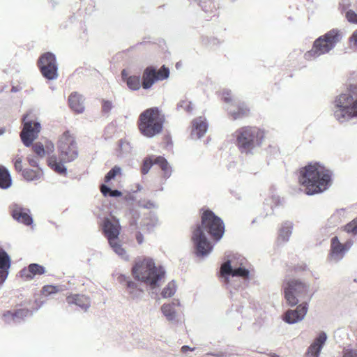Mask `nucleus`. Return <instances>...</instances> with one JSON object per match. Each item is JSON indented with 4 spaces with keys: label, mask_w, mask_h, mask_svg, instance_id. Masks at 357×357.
Masks as SVG:
<instances>
[{
    "label": "nucleus",
    "mask_w": 357,
    "mask_h": 357,
    "mask_svg": "<svg viewBox=\"0 0 357 357\" xmlns=\"http://www.w3.org/2000/svg\"><path fill=\"white\" fill-rule=\"evenodd\" d=\"M268 356L269 357H280L278 355H277L275 353H270L268 354Z\"/></svg>",
    "instance_id": "56"
},
{
    "label": "nucleus",
    "mask_w": 357,
    "mask_h": 357,
    "mask_svg": "<svg viewBox=\"0 0 357 357\" xmlns=\"http://www.w3.org/2000/svg\"><path fill=\"white\" fill-rule=\"evenodd\" d=\"M11 265L10 257L0 245V268H10Z\"/></svg>",
    "instance_id": "33"
},
{
    "label": "nucleus",
    "mask_w": 357,
    "mask_h": 357,
    "mask_svg": "<svg viewBox=\"0 0 357 357\" xmlns=\"http://www.w3.org/2000/svg\"><path fill=\"white\" fill-rule=\"evenodd\" d=\"M351 42H354V45L357 46V30H356L350 38Z\"/></svg>",
    "instance_id": "52"
},
{
    "label": "nucleus",
    "mask_w": 357,
    "mask_h": 357,
    "mask_svg": "<svg viewBox=\"0 0 357 357\" xmlns=\"http://www.w3.org/2000/svg\"><path fill=\"white\" fill-rule=\"evenodd\" d=\"M342 357H357V349H345Z\"/></svg>",
    "instance_id": "46"
},
{
    "label": "nucleus",
    "mask_w": 357,
    "mask_h": 357,
    "mask_svg": "<svg viewBox=\"0 0 357 357\" xmlns=\"http://www.w3.org/2000/svg\"><path fill=\"white\" fill-rule=\"evenodd\" d=\"M38 66L43 76L47 79L57 78V66L55 56L50 52L43 54L38 61Z\"/></svg>",
    "instance_id": "12"
},
{
    "label": "nucleus",
    "mask_w": 357,
    "mask_h": 357,
    "mask_svg": "<svg viewBox=\"0 0 357 357\" xmlns=\"http://www.w3.org/2000/svg\"><path fill=\"white\" fill-rule=\"evenodd\" d=\"M234 136L239 151L249 154L254 149L261 146L265 138V132L259 127L247 126L237 129Z\"/></svg>",
    "instance_id": "4"
},
{
    "label": "nucleus",
    "mask_w": 357,
    "mask_h": 357,
    "mask_svg": "<svg viewBox=\"0 0 357 357\" xmlns=\"http://www.w3.org/2000/svg\"><path fill=\"white\" fill-rule=\"evenodd\" d=\"M331 171L324 165L315 162L299 169L298 181L308 195L326 190L331 183Z\"/></svg>",
    "instance_id": "2"
},
{
    "label": "nucleus",
    "mask_w": 357,
    "mask_h": 357,
    "mask_svg": "<svg viewBox=\"0 0 357 357\" xmlns=\"http://www.w3.org/2000/svg\"><path fill=\"white\" fill-rule=\"evenodd\" d=\"M23 128L20 132V138L23 144L29 147L32 142L38 137L41 130L40 123L34 119H29L28 115L22 119Z\"/></svg>",
    "instance_id": "11"
},
{
    "label": "nucleus",
    "mask_w": 357,
    "mask_h": 357,
    "mask_svg": "<svg viewBox=\"0 0 357 357\" xmlns=\"http://www.w3.org/2000/svg\"><path fill=\"white\" fill-rule=\"evenodd\" d=\"M208 128V125L205 119L197 117L192 121L191 137L193 139H199L204 135Z\"/></svg>",
    "instance_id": "20"
},
{
    "label": "nucleus",
    "mask_w": 357,
    "mask_h": 357,
    "mask_svg": "<svg viewBox=\"0 0 357 357\" xmlns=\"http://www.w3.org/2000/svg\"><path fill=\"white\" fill-rule=\"evenodd\" d=\"M38 157L37 155H28L26 157V161L28 162L29 165L33 167L37 168V167H39V161H38Z\"/></svg>",
    "instance_id": "43"
},
{
    "label": "nucleus",
    "mask_w": 357,
    "mask_h": 357,
    "mask_svg": "<svg viewBox=\"0 0 357 357\" xmlns=\"http://www.w3.org/2000/svg\"><path fill=\"white\" fill-rule=\"evenodd\" d=\"M13 163H14V167H15V169L17 172H22V171L24 169H23V166H22V159L21 157H16L14 160H13Z\"/></svg>",
    "instance_id": "44"
},
{
    "label": "nucleus",
    "mask_w": 357,
    "mask_h": 357,
    "mask_svg": "<svg viewBox=\"0 0 357 357\" xmlns=\"http://www.w3.org/2000/svg\"><path fill=\"white\" fill-rule=\"evenodd\" d=\"M201 211V225L197 226L193 230L191 239L197 255L203 257L208 255L213 249L203 230L207 231L213 240L219 241L224 234L225 225L222 219L211 210L202 208Z\"/></svg>",
    "instance_id": "1"
},
{
    "label": "nucleus",
    "mask_w": 357,
    "mask_h": 357,
    "mask_svg": "<svg viewBox=\"0 0 357 357\" xmlns=\"http://www.w3.org/2000/svg\"><path fill=\"white\" fill-rule=\"evenodd\" d=\"M222 98H223L224 101L226 102H229L231 101L232 98H231V93L229 91L223 92L222 93Z\"/></svg>",
    "instance_id": "50"
},
{
    "label": "nucleus",
    "mask_w": 357,
    "mask_h": 357,
    "mask_svg": "<svg viewBox=\"0 0 357 357\" xmlns=\"http://www.w3.org/2000/svg\"><path fill=\"white\" fill-rule=\"evenodd\" d=\"M132 274L136 280L155 288L164 277L165 271L160 266H156L152 259L144 257L135 261Z\"/></svg>",
    "instance_id": "3"
},
{
    "label": "nucleus",
    "mask_w": 357,
    "mask_h": 357,
    "mask_svg": "<svg viewBox=\"0 0 357 357\" xmlns=\"http://www.w3.org/2000/svg\"><path fill=\"white\" fill-rule=\"evenodd\" d=\"M282 287L284 298L291 306L296 305L299 298H305L308 296V286L298 280L284 282Z\"/></svg>",
    "instance_id": "9"
},
{
    "label": "nucleus",
    "mask_w": 357,
    "mask_h": 357,
    "mask_svg": "<svg viewBox=\"0 0 357 357\" xmlns=\"http://www.w3.org/2000/svg\"><path fill=\"white\" fill-rule=\"evenodd\" d=\"M13 218L20 222H22L26 225H31L33 220L32 218L22 208L19 206L13 207L12 210Z\"/></svg>",
    "instance_id": "23"
},
{
    "label": "nucleus",
    "mask_w": 357,
    "mask_h": 357,
    "mask_svg": "<svg viewBox=\"0 0 357 357\" xmlns=\"http://www.w3.org/2000/svg\"><path fill=\"white\" fill-rule=\"evenodd\" d=\"M291 231L292 225L289 222L284 223L280 229L279 239H281L282 241H288L290 235L291 234Z\"/></svg>",
    "instance_id": "31"
},
{
    "label": "nucleus",
    "mask_w": 357,
    "mask_h": 357,
    "mask_svg": "<svg viewBox=\"0 0 357 357\" xmlns=\"http://www.w3.org/2000/svg\"><path fill=\"white\" fill-rule=\"evenodd\" d=\"M176 290V286L174 282H170L162 291L161 295L164 298H168L172 296Z\"/></svg>",
    "instance_id": "35"
},
{
    "label": "nucleus",
    "mask_w": 357,
    "mask_h": 357,
    "mask_svg": "<svg viewBox=\"0 0 357 357\" xmlns=\"http://www.w3.org/2000/svg\"><path fill=\"white\" fill-rule=\"evenodd\" d=\"M121 169L118 166H114L105 176V182L108 183L114 179L116 176L121 175Z\"/></svg>",
    "instance_id": "38"
},
{
    "label": "nucleus",
    "mask_w": 357,
    "mask_h": 357,
    "mask_svg": "<svg viewBox=\"0 0 357 357\" xmlns=\"http://www.w3.org/2000/svg\"><path fill=\"white\" fill-rule=\"evenodd\" d=\"M341 39L342 34L339 30H330L314 41L312 49L305 53L304 58L310 61L329 52Z\"/></svg>",
    "instance_id": "6"
},
{
    "label": "nucleus",
    "mask_w": 357,
    "mask_h": 357,
    "mask_svg": "<svg viewBox=\"0 0 357 357\" xmlns=\"http://www.w3.org/2000/svg\"><path fill=\"white\" fill-rule=\"evenodd\" d=\"M59 158L63 162H70L78 156L77 144L75 137L69 131L61 135L59 142Z\"/></svg>",
    "instance_id": "10"
},
{
    "label": "nucleus",
    "mask_w": 357,
    "mask_h": 357,
    "mask_svg": "<svg viewBox=\"0 0 357 357\" xmlns=\"http://www.w3.org/2000/svg\"><path fill=\"white\" fill-rule=\"evenodd\" d=\"M47 165L55 172L59 174H66V168L61 162L57 161V159L55 156H51L48 158Z\"/></svg>",
    "instance_id": "27"
},
{
    "label": "nucleus",
    "mask_w": 357,
    "mask_h": 357,
    "mask_svg": "<svg viewBox=\"0 0 357 357\" xmlns=\"http://www.w3.org/2000/svg\"><path fill=\"white\" fill-rule=\"evenodd\" d=\"M130 75H128V73L126 72V70H123L122 72H121V77H122V79L124 81V82H126L127 81V78L129 77Z\"/></svg>",
    "instance_id": "54"
},
{
    "label": "nucleus",
    "mask_w": 357,
    "mask_h": 357,
    "mask_svg": "<svg viewBox=\"0 0 357 357\" xmlns=\"http://www.w3.org/2000/svg\"><path fill=\"white\" fill-rule=\"evenodd\" d=\"M340 219V213H335L333 215H331V217L330 218V220L333 221V222H336V221L339 220Z\"/></svg>",
    "instance_id": "53"
},
{
    "label": "nucleus",
    "mask_w": 357,
    "mask_h": 357,
    "mask_svg": "<svg viewBox=\"0 0 357 357\" xmlns=\"http://www.w3.org/2000/svg\"><path fill=\"white\" fill-rule=\"evenodd\" d=\"M250 109L248 106L244 102L240 103L237 106L236 111H231L229 113L230 116L233 120L241 119L249 116Z\"/></svg>",
    "instance_id": "26"
},
{
    "label": "nucleus",
    "mask_w": 357,
    "mask_h": 357,
    "mask_svg": "<svg viewBox=\"0 0 357 357\" xmlns=\"http://www.w3.org/2000/svg\"><path fill=\"white\" fill-rule=\"evenodd\" d=\"M118 282L122 284L125 288L128 285V283L130 281L128 277L123 275H120L117 278Z\"/></svg>",
    "instance_id": "48"
},
{
    "label": "nucleus",
    "mask_w": 357,
    "mask_h": 357,
    "mask_svg": "<svg viewBox=\"0 0 357 357\" xmlns=\"http://www.w3.org/2000/svg\"><path fill=\"white\" fill-rule=\"evenodd\" d=\"M352 240H347L341 243L337 236H334L331 240L330 251L328 259L330 261L337 262L342 259L346 253L353 245Z\"/></svg>",
    "instance_id": "14"
},
{
    "label": "nucleus",
    "mask_w": 357,
    "mask_h": 357,
    "mask_svg": "<svg viewBox=\"0 0 357 357\" xmlns=\"http://www.w3.org/2000/svg\"><path fill=\"white\" fill-rule=\"evenodd\" d=\"M178 107L183 109L185 111H186L188 113H190L193 110V106L190 101L188 100H181L178 103Z\"/></svg>",
    "instance_id": "42"
},
{
    "label": "nucleus",
    "mask_w": 357,
    "mask_h": 357,
    "mask_svg": "<svg viewBox=\"0 0 357 357\" xmlns=\"http://www.w3.org/2000/svg\"><path fill=\"white\" fill-rule=\"evenodd\" d=\"M45 273V268L38 264H31L20 272V277L24 280H31L36 275H41Z\"/></svg>",
    "instance_id": "18"
},
{
    "label": "nucleus",
    "mask_w": 357,
    "mask_h": 357,
    "mask_svg": "<svg viewBox=\"0 0 357 357\" xmlns=\"http://www.w3.org/2000/svg\"><path fill=\"white\" fill-rule=\"evenodd\" d=\"M194 349H191L190 347L188 346H183L181 347V351L185 353L187 351H192Z\"/></svg>",
    "instance_id": "55"
},
{
    "label": "nucleus",
    "mask_w": 357,
    "mask_h": 357,
    "mask_svg": "<svg viewBox=\"0 0 357 357\" xmlns=\"http://www.w3.org/2000/svg\"><path fill=\"white\" fill-rule=\"evenodd\" d=\"M161 310L168 320H173L175 318V310L174 303L162 305Z\"/></svg>",
    "instance_id": "32"
},
{
    "label": "nucleus",
    "mask_w": 357,
    "mask_h": 357,
    "mask_svg": "<svg viewBox=\"0 0 357 357\" xmlns=\"http://www.w3.org/2000/svg\"><path fill=\"white\" fill-rule=\"evenodd\" d=\"M61 291V289L58 285H45L43 287L40 292L44 296H49L52 294H55Z\"/></svg>",
    "instance_id": "34"
},
{
    "label": "nucleus",
    "mask_w": 357,
    "mask_h": 357,
    "mask_svg": "<svg viewBox=\"0 0 357 357\" xmlns=\"http://www.w3.org/2000/svg\"><path fill=\"white\" fill-rule=\"evenodd\" d=\"M11 185V178L9 172L4 167H0V188L6 189Z\"/></svg>",
    "instance_id": "28"
},
{
    "label": "nucleus",
    "mask_w": 357,
    "mask_h": 357,
    "mask_svg": "<svg viewBox=\"0 0 357 357\" xmlns=\"http://www.w3.org/2000/svg\"><path fill=\"white\" fill-rule=\"evenodd\" d=\"M9 268H0V284H2L8 275Z\"/></svg>",
    "instance_id": "47"
},
{
    "label": "nucleus",
    "mask_w": 357,
    "mask_h": 357,
    "mask_svg": "<svg viewBox=\"0 0 357 357\" xmlns=\"http://www.w3.org/2000/svg\"><path fill=\"white\" fill-rule=\"evenodd\" d=\"M102 232L107 238L110 246L114 251L120 256L126 255V252L120 243L119 236L120 234L121 227L119 222L116 218H105L102 224Z\"/></svg>",
    "instance_id": "8"
},
{
    "label": "nucleus",
    "mask_w": 357,
    "mask_h": 357,
    "mask_svg": "<svg viewBox=\"0 0 357 357\" xmlns=\"http://www.w3.org/2000/svg\"><path fill=\"white\" fill-rule=\"evenodd\" d=\"M350 6L349 0H342L339 4V10L342 13L345 12V17L349 22L357 24V14L354 10L349 9Z\"/></svg>",
    "instance_id": "24"
},
{
    "label": "nucleus",
    "mask_w": 357,
    "mask_h": 357,
    "mask_svg": "<svg viewBox=\"0 0 357 357\" xmlns=\"http://www.w3.org/2000/svg\"><path fill=\"white\" fill-rule=\"evenodd\" d=\"M307 268V266L305 264H302L301 265H298L297 266H295L294 267L291 271V272H294V273H297V272H299V271H305Z\"/></svg>",
    "instance_id": "49"
},
{
    "label": "nucleus",
    "mask_w": 357,
    "mask_h": 357,
    "mask_svg": "<svg viewBox=\"0 0 357 357\" xmlns=\"http://www.w3.org/2000/svg\"><path fill=\"white\" fill-rule=\"evenodd\" d=\"M112 102L109 100H103L102 101V112L107 114L112 109Z\"/></svg>",
    "instance_id": "45"
},
{
    "label": "nucleus",
    "mask_w": 357,
    "mask_h": 357,
    "mask_svg": "<svg viewBox=\"0 0 357 357\" xmlns=\"http://www.w3.org/2000/svg\"><path fill=\"white\" fill-rule=\"evenodd\" d=\"M308 310V304L302 303L297 305L295 310H288L283 315V320L289 324H293L302 321Z\"/></svg>",
    "instance_id": "15"
},
{
    "label": "nucleus",
    "mask_w": 357,
    "mask_h": 357,
    "mask_svg": "<svg viewBox=\"0 0 357 357\" xmlns=\"http://www.w3.org/2000/svg\"><path fill=\"white\" fill-rule=\"evenodd\" d=\"M66 300L69 305H75L84 312L91 306L90 298L84 294H70L66 296Z\"/></svg>",
    "instance_id": "16"
},
{
    "label": "nucleus",
    "mask_w": 357,
    "mask_h": 357,
    "mask_svg": "<svg viewBox=\"0 0 357 357\" xmlns=\"http://www.w3.org/2000/svg\"><path fill=\"white\" fill-rule=\"evenodd\" d=\"M100 189L104 196L109 195L110 197H120L122 195L121 191L118 190H111L105 185H101Z\"/></svg>",
    "instance_id": "37"
},
{
    "label": "nucleus",
    "mask_w": 357,
    "mask_h": 357,
    "mask_svg": "<svg viewBox=\"0 0 357 357\" xmlns=\"http://www.w3.org/2000/svg\"><path fill=\"white\" fill-rule=\"evenodd\" d=\"M169 70L162 66L158 70L153 66L146 68L142 74V86L144 89H150L157 81L164 80L169 77Z\"/></svg>",
    "instance_id": "13"
},
{
    "label": "nucleus",
    "mask_w": 357,
    "mask_h": 357,
    "mask_svg": "<svg viewBox=\"0 0 357 357\" xmlns=\"http://www.w3.org/2000/svg\"><path fill=\"white\" fill-rule=\"evenodd\" d=\"M30 146H31L33 152L40 158H44L46 155L51 154L54 151V144L48 140L45 141L44 144L40 142H32Z\"/></svg>",
    "instance_id": "19"
},
{
    "label": "nucleus",
    "mask_w": 357,
    "mask_h": 357,
    "mask_svg": "<svg viewBox=\"0 0 357 357\" xmlns=\"http://www.w3.org/2000/svg\"><path fill=\"white\" fill-rule=\"evenodd\" d=\"M154 164L158 165V167L163 171L165 176L169 177L171 173V169L167 160L162 156H154Z\"/></svg>",
    "instance_id": "29"
},
{
    "label": "nucleus",
    "mask_w": 357,
    "mask_h": 357,
    "mask_svg": "<svg viewBox=\"0 0 357 357\" xmlns=\"http://www.w3.org/2000/svg\"><path fill=\"white\" fill-rule=\"evenodd\" d=\"M68 105L71 109L77 113H82L84 111L83 97L77 92H73L70 94Z\"/></svg>",
    "instance_id": "22"
},
{
    "label": "nucleus",
    "mask_w": 357,
    "mask_h": 357,
    "mask_svg": "<svg viewBox=\"0 0 357 357\" xmlns=\"http://www.w3.org/2000/svg\"><path fill=\"white\" fill-rule=\"evenodd\" d=\"M128 87L132 91L139 90L142 86L141 78L139 75H130L126 82Z\"/></svg>",
    "instance_id": "30"
},
{
    "label": "nucleus",
    "mask_w": 357,
    "mask_h": 357,
    "mask_svg": "<svg viewBox=\"0 0 357 357\" xmlns=\"http://www.w3.org/2000/svg\"><path fill=\"white\" fill-rule=\"evenodd\" d=\"M22 310H20L15 312L11 311H6L3 314V318L6 322H9L11 320H13L16 317L18 316L19 314H22Z\"/></svg>",
    "instance_id": "41"
},
{
    "label": "nucleus",
    "mask_w": 357,
    "mask_h": 357,
    "mask_svg": "<svg viewBox=\"0 0 357 357\" xmlns=\"http://www.w3.org/2000/svg\"><path fill=\"white\" fill-rule=\"evenodd\" d=\"M135 238L139 244H142L144 242V236L140 231L136 233Z\"/></svg>",
    "instance_id": "51"
},
{
    "label": "nucleus",
    "mask_w": 357,
    "mask_h": 357,
    "mask_svg": "<svg viewBox=\"0 0 357 357\" xmlns=\"http://www.w3.org/2000/svg\"><path fill=\"white\" fill-rule=\"evenodd\" d=\"M165 117L158 107H151L142 112L137 121L140 133L149 138L162 132Z\"/></svg>",
    "instance_id": "5"
},
{
    "label": "nucleus",
    "mask_w": 357,
    "mask_h": 357,
    "mask_svg": "<svg viewBox=\"0 0 357 357\" xmlns=\"http://www.w3.org/2000/svg\"><path fill=\"white\" fill-rule=\"evenodd\" d=\"M327 337L324 332L319 333V336L309 347L307 351V357H319V353L326 341Z\"/></svg>",
    "instance_id": "21"
},
{
    "label": "nucleus",
    "mask_w": 357,
    "mask_h": 357,
    "mask_svg": "<svg viewBox=\"0 0 357 357\" xmlns=\"http://www.w3.org/2000/svg\"><path fill=\"white\" fill-rule=\"evenodd\" d=\"M344 230L347 233L357 234V218L344 227Z\"/></svg>",
    "instance_id": "40"
},
{
    "label": "nucleus",
    "mask_w": 357,
    "mask_h": 357,
    "mask_svg": "<svg viewBox=\"0 0 357 357\" xmlns=\"http://www.w3.org/2000/svg\"><path fill=\"white\" fill-rule=\"evenodd\" d=\"M335 105L337 109L334 114L337 119L357 117V92L339 95L335 98Z\"/></svg>",
    "instance_id": "7"
},
{
    "label": "nucleus",
    "mask_w": 357,
    "mask_h": 357,
    "mask_svg": "<svg viewBox=\"0 0 357 357\" xmlns=\"http://www.w3.org/2000/svg\"><path fill=\"white\" fill-rule=\"evenodd\" d=\"M220 275L226 277L227 275H232L236 277H241L247 279L249 277V271L242 267L233 269L230 261L223 263L220 267Z\"/></svg>",
    "instance_id": "17"
},
{
    "label": "nucleus",
    "mask_w": 357,
    "mask_h": 357,
    "mask_svg": "<svg viewBox=\"0 0 357 357\" xmlns=\"http://www.w3.org/2000/svg\"><path fill=\"white\" fill-rule=\"evenodd\" d=\"M22 176L27 181H36L43 176V171L40 167L34 169L26 168L22 171Z\"/></svg>",
    "instance_id": "25"
},
{
    "label": "nucleus",
    "mask_w": 357,
    "mask_h": 357,
    "mask_svg": "<svg viewBox=\"0 0 357 357\" xmlns=\"http://www.w3.org/2000/svg\"><path fill=\"white\" fill-rule=\"evenodd\" d=\"M126 289L130 295L133 296H136L142 291V290L138 287L137 284L131 280L128 283Z\"/></svg>",
    "instance_id": "39"
},
{
    "label": "nucleus",
    "mask_w": 357,
    "mask_h": 357,
    "mask_svg": "<svg viewBox=\"0 0 357 357\" xmlns=\"http://www.w3.org/2000/svg\"><path fill=\"white\" fill-rule=\"evenodd\" d=\"M153 165H154V156H149L146 158L143 161V165L141 168L142 174H146Z\"/></svg>",
    "instance_id": "36"
}]
</instances>
